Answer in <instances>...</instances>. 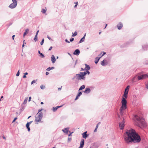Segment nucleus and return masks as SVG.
Segmentation results:
<instances>
[{
	"label": "nucleus",
	"instance_id": "nucleus-5",
	"mask_svg": "<svg viewBox=\"0 0 148 148\" xmlns=\"http://www.w3.org/2000/svg\"><path fill=\"white\" fill-rule=\"evenodd\" d=\"M102 53H103V55H101L100 57L99 58L98 57H96L95 58V62L96 64H97L98 63L100 58L102 56H104V55L106 54V52H105L102 51L101 52L100 54L98 55V56H99L100 55H101Z\"/></svg>",
	"mask_w": 148,
	"mask_h": 148
},
{
	"label": "nucleus",
	"instance_id": "nucleus-35",
	"mask_svg": "<svg viewBox=\"0 0 148 148\" xmlns=\"http://www.w3.org/2000/svg\"><path fill=\"white\" fill-rule=\"evenodd\" d=\"M20 74V72H19V70H18V71L17 73L16 74V76H19Z\"/></svg>",
	"mask_w": 148,
	"mask_h": 148
},
{
	"label": "nucleus",
	"instance_id": "nucleus-58",
	"mask_svg": "<svg viewBox=\"0 0 148 148\" xmlns=\"http://www.w3.org/2000/svg\"><path fill=\"white\" fill-rule=\"evenodd\" d=\"M24 74L26 76V75L28 74V73L27 72H26L24 73Z\"/></svg>",
	"mask_w": 148,
	"mask_h": 148
},
{
	"label": "nucleus",
	"instance_id": "nucleus-62",
	"mask_svg": "<svg viewBox=\"0 0 148 148\" xmlns=\"http://www.w3.org/2000/svg\"><path fill=\"white\" fill-rule=\"evenodd\" d=\"M54 68H55V67L53 66L51 67V70L53 69H54Z\"/></svg>",
	"mask_w": 148,
	"mask_h": 148
},
{
	"label": "nucleus",
	"instance_id": "nucleus-3",
	"mask_svg": "<svg viewBox=\"0 0 148 148\" xmlns=\"http://www.w3.org/2000/svg\"><path fill=\"white\" fill-rule=\"evenodd\" d=\"M77 79L78 80H80L82 79L85 80V76L83 73V72H80L79 74H76Z\"/></svg>",
	"mask_w": 148,
	"mask_h": 148
},
{
	"label": "nucleus",
	"instance_id": "nucleus-2",
	"mask_svg": "<svg viewBox=\"0 0 148 148\" xmlns=\"http://www.w3.org/2000/svg\"><path fill=\"white\" fill-rule=\"evenodd\" d=\"M134 117L136 120V124L137 126L140 127H146L147 125L144 118L139 117L137 115H135Z\"/></svg>",
	"mask_w": 148,
	"mask_h": 148
},
{
	"label": "nucleus",
	"instance_id": "nucleus-8",
	"mask_svg": "<svg viewBox=\"0 0 148 148\" xmlns=\"http://www.w3.org/2000/svg\"><path fill=\"white\" fill-rule=\"evenodd\" d=\"M43 116V114L42 112H40L38 114V117L36 116V119L35 120V121L36 122H39L41 121Z\"/></svg>",
	"mask_w": 148,
	"mask_h": 148
},
{
	"label": "nucleus",
	"instance_id": "nucleus-36",
	"mask_svg": "<svg viewBox=\"0 0 148 148\" xmlns=\"http://www.w3.org/2000/svg\"><path fill=\"white\" fill-rule=\"evenodd\" d=\"M73 35L75 36H76L77 35V33L76 32H75L73 34Z\"/></svg>",
	"mask_w": 148,
	"mask_h": 148
},
{
	"label": "nucleus",
	"instance_id": "nucleus-13",
	"mask_svg": "<svg viewBox=\"0 0 148 148\" xmlns=\"http://www.w3.org/2000/svg\"><path fill=\"white\" fill-rule=\"evenodd\" d=\"M87 132L86 131L82 134V137L85 139L87 138L89 136L88 134H87Z\"/></svg>",
	"mask_w": 148,
	"mask_h": 148
},
{
	"label": "nucleus",
	"instance_id": "nucleus-59",
	"mask_svg": "<svg viewBox=\"0 0 148 148\" xmlns=\"http://www.w3.org/2000/svg\"><path fill=\"white\" fill-rule=\"evenodd\" d=\"M15 37V35H13L12 36V39L13 40H14V37Z\"/></svg>",
	"mask_w": 148,
	"mask_h": 148
},
{
	"label": "nucleus",
	"instance_id": "nucleus-61",
	"mask_svg": "<svg viewBox=\"0 0 148 148\" xmlns=\"http://www.w3.org/2000/svg\"><path fill=\"white\" fill-rule=\"evenodd\" d=\"M97 128H95L94 130V132H96L97 131Z\"/></svg>",
	"mask_w": 148,
	"mask_h": 148
},
{
	"label": "nucleus",
	"instance_id": "nucleus-41",
	"mask_svg": "<svg viewBox=\"0 0 148 148\" xmlns=\"http://www.w3.org/2000/svg\"><path fill=\"white\" fill-rule=\"evenodd\" d=\"M74 40V38H71L70 39V42H72Z\"/></svg>",
	"mask_w": 148,
	"mask_h": 148
},
{
	"label": "nucleus",
	"instance_id": "nucleus-44",
	"mask_svg": "<svg viewBox=\"0 0 148 148\" xmlns=\"http://www.w3.org/2000/svg\"><path fill=\"white\" fill-rule=\"evenodd\" d=\"M65 41L66 42H67V43H69L70 42V41H68L67 39H65Z\"/></svg>",
	"mask_w": 148,
	"mask_h": 148
},
{
	"label": "nucleus",
	"instance_id": "nucleus-43",
	"mask_svg": "<svg viewBox=\"0 0 148 148\" xmlns=\"http://www.w3.org/2000/svg\"><path fill=\"white\" fill-rule=\"evenodd\" d=\"M32 121L29 122H27V124H28L29 125H30L32 123Z\"/></svg>",
	"mask_w": 148,
	"mask_h": 148
},
{
	"label": "nucleus",
	"instance_id": "nucleus-27",
	"mask_svg": "<svg viewBox=\"0 0 148 148\" xmlns=\"http://www.w3.org/2000/svg\"><path fill=\"white\" fill-rule=\"evenodd\" d=\"M85 87V85H82L79 88V90H81L84 89Z\"/></svg>",
	"mask_w": 148,
	"mask_h": 148
},
{
	"label": "nucleus",
	"instance_id": "nucleus-30",
	"mask_svg": "<svg viewBox=\"0 0 148 148\" xmlns=\"http://www.w3.org/2000/svg\"><path fill=\"white\" fill-rule=\"evenodd\" d=\"M57 110V108H56V107H53L52 108V110H53V111L54 112H55Z\"/></svg>",
	"mask_w": 148,
	"mask_h": 148
},
{
	"label": "nucleus",
	"instance_id": "nucleus-33",
	"mask_svg": "<svg viewBox=\"0 0 148 148\" xmlns=\"http://www.w3.org/2000/svg\"><path fill=\"white\" fill-rule=\"evenodd\" d=\"M44 42V38H43L41 41V42H40V44L41 45H42Z\"/></svg>",
	"mask_w": 148,
	"mask_h": 148
},
{
	"label": "nucleus",
	"instance_id": "nucleus-57",
	"mask_svg": "<svg viewBox=\"0 0 148 148\" xmlns=\"http://www.w3.org/2000/svg\"><path fill=\"white\" fill-rule=\"evenodd\" d=\"M25 40H24V41H23V43L22 45V48L23 47H24V42H25Z\"/></svg>",
	"mask_w": 148,
	"mask_h": 148
},
{
	"label": "nucleus",
	"instance_id": "nucleus-37",
	"mask_svg": "<svg viewBox=\"0 0 148 148\" xmlns=\"http://www.w3.org/2000/svg\"><path fill=\"white\" fill-rule=\"evenodd\" d=\"M77 76H76V74L75 75V76L72 78V79L73 80H74L75 79H77Z\"/></svg>",
	"mask_w": 148,
	"mask_h": 148
},
{
	"label": "nucleus",
	"instance_id": "nucleus-22",
	"mask_svg": "<svg viewBox=\"0 0 148 148\" xmlns=\"http://www.w3.org/2000/svg\"><path fill=\"white\" fill-rule=\"evenodd\" d=\"M86 36V33H85L84 36L81 39V40L79 41V43H82V42L84 41L85 40V37Z\"/></svg>",
	"mask_w": 148,
	"mask_h": 148
},
{
	"label": "nucleus",
	"instance_id": "nucleus-17",
	"mask_svg": "<svg viewBox=\"0 0 148 148\" xmlns=\"http://www.w3.org/2000/svg\"><path fill=\"white\" fill-rule=\"evenodd\" d=\"M90 92V89L89 88H86L84 92L85 93L88 94Z\"/></svg>",
	"mask_w": 148,
	"mask_h": 148
},
{
	"label": "nucleus",
	"instance_id": "nucleus-28",
	"mask_svg": "<svg viewBox=\"0 0 148 148\" xmlns=\"http://www.w3.org/2000/svg\"><path fill=\"white\" fill-rule=\"evenodd\" d=\"M27 98H26L25 99L23 102V104H25L27 103Z\"/></svg>",
	"mask_w": 148,
	"mask_h": 148
},
{
	"label": "nucleus",
	"instance_id": "nucleus-48",
	"mask_svg": "<svg viewBox=\"0 0 148 148\" xmlns=\"http://www.w3.org/2000/svg\"><path fill=\"white\" fill-rule=\"evenodd\" d=\"M39 32V30H38L37 31V32H36V36H38V33Z\"/></svg>",
	"mask_w": 148,
	"mask_h": 148
},
{
	"label": "nucleus",
	"instance_id": "nucleus-19",
	"mask_svg": "<svg viewBox=\"0 0 148 148\" xmlns=\"http://www.w3.org/2000/svg\"><path fill=\"white\" fill-rule=\"evenodd\" d=\"M82 93L81 92H79L78 94L76 96V97L75 98V100H76L78 99L79 97L82 95Z\"/></svg>",
	"mask_w": 148,
	"mask_h": 148
},
{
	"label": "nucleus",
	"instance_id": "nucleus-18",
	"mask_svg": "<svg viewBox=\"0 0 148 148\" xmlns=\"http://www.w3.org/2000/svg\"><path fill=\"white\" fill-rule=\"evenodd\" d=\"M51 61L53 63H54L56 61V59L55 58L54 56L53 55H52L51 57Z\"/></svg>",
	"mask_w": 148,
	"mask_h": 148
},
{
	"label": "nucleus",
	"instance_id": "nucleus-25",
	"mask_svg": "<svg viewBox=\"0 0 148 148\" xmlns=\"http://www.w3.org/2000/svg\"><path fill=\"white\" fill-rule=\"evenodd\" d=\"M29 31V29H27L25 30V32L23 34V37H24L28 33Z\"/></svg>",
	"mask_w": 148,
	"mask_h": 148
},
{
	"label": "nucleus",
	"instance_id": "nucleus-47",
	"mask_svg": "<svg viewBox=\"0 0 148 148\" xmlns=\"http://www.w3.org/2000/svg\"><path fill=\"white\" fill-rule=\"evenodd\" d=\"M69 132H70V134L68 135L69 136H71V134L73 133V132H71L69 131Z\"/></svg>",
	"mask_w": 148,
	"mask_h": 148
},
{
	"label": "nucleus",
	"instance_id": "nucleus-42",
	"mask_svg": "<svg viewBox=\"0 0 148 148\" xmlns=\"http://www.w3.org/2000/svg\"><path fill=\"white\" fill-rule=\"evenodd\" d=\"M36 81L35 80H33L31 82V84H32L34 83Z\"/></svg>",
	"mask_w": 148,
	"mask_h": 148
},
{
	"label": "nucleus",
	"instance_id": "nucleus-32",
	"mask_svg": "<svg viewBox=\"0 0 148 148\" xmlns=\"http://www.w3.org/2000/svg\"><path fill=\"white\" fill-rule=\"evenodd\" d=\"M37 38H38L37 36H36V35H35V36L34 37V39L35 42H36L37 40V39H38Z\"/></svg>",
	"mask_w": 148,
	"mask_h": 148
},
{
	"label": "nucleus",
	"instance_id": "nucleus-11",
	"mask_svg": "<svg viewBox=\"0 0 148 148\" xmlns=\"http://www.w3.org/2000/svg\"><path fill=\"white\" fill-rule=\"evenodd\" d=\"M84 145V139H81L80 142V146L78 148H83Z\"/></svg>",
	"mask_w": 148,
	"mask_h": 148
},
{
	"label": "nucleus",
	"instance_id": "nucleus-49",
	"mask_svg": "<svg viewBox=\"0 0 148 148\" xmlns=\"http://www.w3.org/2000/svg\"><path fill=\"white\" fill-rule=\"evenodd\" d=\"M62 106H57L56 107V108H57V109H58V108H60V107H62Z\"/></svg>",
	"mask_w": 148,
	"mask_h": 148
},
{
	"label": "nucleus",
	"instance_id": "nucleus-9",
	"mask_svg": "<svg viewBox=\"0 0 148 148\" xmlns=\"http://www.w3.org/2000/svg\"><path fill=\"white\" fill-rule=\"evenodd\" d=\"M130 87V86H127L125 89L124 93L123 96L125 98H127V94L128 93Z\"/></svg>",
	"mask_w": 148,
	"mask_h": 148
},
{
	"label": "nucleus",
	"instance_id": "nucleus-4",
	"mask_svg": "<svg viewBox=\"0 0 148 148\" xmlns=\"http://www.w3.org/2000/svg\"><path fill=\"white\" fill-rule=\"evenodd\" d=\"M13 3H11L9 6V7L11 9L15 8L17 3V2L16 0H12Z\"/></svg>",
	"mask_w": 148,
	"mask_h": 148
},
{
	"label": "nucleus",
	"instance_id": "nucleus-60",
	"mask_svg": "<svg viewBox=\"0 0 148 148\" xmlns=\"http://www.w3.org/2000/svg\"><path fill=\"white\" fill-rule=\"evenodd\" d=\"M62 86H61V88H58V90H61V88H62Z\"/></svg>",
	"mask_w": 148,
	"mask_h": 148
},
{
	"label": "nucleus",
	"instance_id": "nucleus-23",
	"mask_svg": "<svg viewBox=\"0 0 148 148\" xmlns=\"http://www.w3.org/2000/svg\"><path fill=\"white\" fill-rule=\"evenodd\" d=\"M143 49L144 50L148 49V45H145L142 46Z\"/></svg>",
	"mask_w": 148,
	"mask_h": 148
},
{
	"label": "nucleus",
	"instance_id": "nucleus-21",
	"mask_svg": "<svg viewBox=\"0 0 148 148\" xmlns=\"http://www.w3.org/2000/svg\"><path fill=\"white\" fill-rule=\"evenodd\" d=\"M137 81H138V79H137V77H136V76H134V77L132 79V82L133 83L135 82H137Z\"/></svg>",
	"mask_w": 148,
	"mask_h": 148
},
{
	"label": "nucleus",
	"instance_id": "nucleus-45",
	"mask_svg": "<svg viewBox=\"0 0 148 148\" xmlns=\"http://www.w3.org/2000/svg\"><path fill=\"white\" fill-rule=\"evenodd\" d=\"M29 125L28 124H26V127L27 128H28V127H29Z\"/></svg>",
	"mask_w": 148,
	"mask_h": 148
},
{
	"label": "nucleus",
	"instance_id": "nucleus-10",
	"mask_svg": "<svg viewBox=\"0 0 148 148\" xmlns=\"http://www.w3.org/2000/svg\"><path fill=\"white\" fill-rule=\"evenodd\" d=\"M125 121L124 120V119L123 118V120L121 122H120L119 124V127L121 130H123V127H124V124L125 123Z\"/></svg>",
	"mask_w": 148,
	"mask_h": 148
},
{
	"label": "nucleus",
	"instance_id": "nucleus-26",
	"mask_svg": "<svg viewBox=\"0 0 148 148\" xmlns=\"http://www.w3.org/2000/svg\"><path fill=\"white\" fill-rule=\"evenodd\" d=\"M86 71V72H83V73L85 76H86V74L87 73L88 75H89L90 73V72L89 71V70H85Z\"/></svg>",
	"mask_w": 148,
	"mask_h": 148
},
{
	"label": "nucleus",
	"instance_id": "nucleus-55",
	"mask_svg": "<svg viewBox=\"0 0 148 148\" xmlns=\"http://www.w3.org/2000/svg\"><path fill=\"white\" fill-rule=\"evenodd\" d=\"M31 99V97H29V100H28L29 101H30Z\"/></svg>",
	"mask_w": 148,
	"mask_h": 148
},
{
	"label": "nucleus",
	"instance_id": "nucleus-29",
	"mask_svg": "<svg viewBox=\"0 0 148 148\" xmlns=\"http://www.w3.org/2000/svg\"><path fill=\"white\" fill-rule=\"evenodd\" d=\"M47 9H42L41 12L43 14H45L46 11Z\"/></svg>",
	"mask_w": 148,
	"mask_h": 148
},
{
	"label": "nucleus",
	"instance_id": "nucleus-1",
	"mask_svg": "<svg viewBox=\"0 0 148 148\" xmlns=\"http://www.w3.org/2000/svg\"><path fill=\"white\" fill-rule=\"evenodd\" d=\"M127 135L124 136V139L127 143L133 142L134 143H138L141 140L140 136L137 133L135 130L131 129L130 130H127L126 133Z\"/></svg>",
	"mask_w": 148,
	"mask_h": 148
},
{
	"label": "nucleus",
	"instance_id": "nucleus-7",
	"mask_svg": "<svg viewBox=\"0 0 148 148\" xmlns=\"http://www.w3.org/2000/svg\"><path fill=\"white\" fill-rule=\"evenodd\" d=\"M127 108V106L125 105L122 104L120 108V114L122 116L123 115V111L126 109Z\"/></svg>",
	"mask_w": 148,
	"mask_h": 148
},
{
	"label": "nucleus",
	"instance_id": "nucleus-40",
	"mask_svg": "<svg viewBox=\"0 0 148 148\" xmlns=\"http://www.w3.org/2000/svg\"><path fill=\"white\" fill-rule=\"evenodd\" d=\"M46 70L47 71H50V70H51V67H48V68H47Z\"/></svg>",
	"mask_w": 148,
	"mask_h": 148
},
{
	"label": "nucleus",
	"instance_id": "nucleus-14",
	"mask_svg": "<svg viewBox=\"0 0 148 148\" xmlns=\"http://www.w3.org/2000/svg\"><path fill=\"white\" fill-rule=\"evenodd\" d=\"M73 54L76 56H78L80 53V51L78 49H76L73 52Z\"/></svg>",
	"mask_w": 148,
	"mask_h": 148
},
{
	"label": "nucleus",
	"instance_id": "nucleus-52",
	"mask_svg": "<svg viewBox=\"0 0 148 148\" xmlns=\"http://www.w3.org/2000/svg\"><path fill=\"white\" fill-rule=\"evenodd\" d=\"M81 70L80 71H83L85 70V68L84 69L83 68H81Z\"/></svg>",
	"mask_w": 148,
	"mask_h": 148
},
{
	"label": "nucleus",
	"instance_id": "nucleus-54",
	"mask_svg": "<svg viewBox=\"0 0 148 148\" xmlns=\"http://www.w3.org/2000/svg\"><path fill=\"white\" fill-rule=\"evenodd\" d=\"M27 128V130H28V131L29 132L30 130V127H28V128Z\"/></svg>",
	"mask_w": 148,
	"mask_h": 148
},
{
	"label": "nucleus",
	"instance_id": "nucleus-46",
	"mask_svg": "<svg viewBox=\"0 0 148 148\" xmlns=\"http://www.w3.org/2000/svg\"><path fill=\"white\" fill-rule=\"evenodd\" d=\"M42 110V109H39L38 111V112L37 114H38L39 112H40Z\"/></svg>",
	"mask_w": 148,
	"mask_h": 148
},
{
	"label": "nucleus",
	"instance_id": "nucleus-31",
	"mask_svg": "<svg viewBox=\"0 0 148 148\" xmlns=\"http://www.w3.org/2000/svg\"><path fill=\"white\" fill-rule=\"evenodd\" d=\"M40 57H41L42 58H43L45 57L44 55L42 53H40Z\"/></svg>",
	"mask_w": 148,
	"mask_h": 148
},
{
	"label": "nucleus",
	"instance_id": "nucleus-56",
	"mask_svg": "<svg viewBox=\"0 0 148 148\" xmlns=\"http://www.w3.org/2000/svg\"><path fill=\"white\" fill-rule=\"evenodd\" d=\"M26 76L25 75H24L23 76V78H26Z\"/></svg>",
	"mask_w": 148,
	"mask_h": 148
},
{
	"label": "nucleus",
	"instance_id": "nucleus-50",
	"mask_svg": "<svg viewBox=\"0 0 148 148\" xmlns=\"http://www.w3.org/2000/svg\"><path fill=\"white\" fill-rule=\"evenodd\" d=\"M62 106H57L56 107V108H57V109H58V108H60V107H62Z\"/></svg>",
	"mask_w": 148,
	"mask_h": 148
},
{
	"label": "nucleus",
	"instance_id": "nucleus-39",
	"mask_svg": "<svg viewBox=\"0 0 148 148\" xmlns=\"http://www.w3.org/2000/svg\"><path fill=\"white\" fill-rule=\"evenodd\" d=\"M17 119V118L16 117H15L14 118V119L13 120V121L12 122L13 123Z\"/></svg>",
	"mask_w": 148,
	"mask_h": 148
},
{
	"label": "nucleus",
	"instance_id": "nucleus-51",
	"mask_svg": "<svg viewBox=\"0 0 148 148\" xmlns=\"http://www.w3.org/2000/svg\"><path fill=\"white\" fill-rule=\"evenodd\" d=\"M52 46H51V47H50L49 48V49L48 50H49V51L51 50V49H52Z\"/></svg>",
	"mask_w": 148,
	"mask_h": 148
},
{
	"label": "nucleus",
	"instance_id": "nucleus-53",
	"mask_svg": "<svg viewBox=\"0 0 148 148\" xmlns=\"http://www.w3.org/2000/svg\"><path fill=\"white\" fill-rule=\"evenodd\" d=\"M71 140V138H68V141H70Z\"/></svg>",
	"mask_w": 148,
	"mask_h": 148
},
{
	"label": "nucleus",
	"instance_id": "nucleus-6",
	"mask_svg": "<svg viewBox=\"0 0 148 148\" xmlns=\"http://www.w3.org/2000/svg\"><path fill=\"white\" fill-rule=\"evenodd\" d=\"M148 78V75L146 74H143L137 77L138 80H139Z\"/></svg>",
	"mask_w": 148,
	"mask_h": 148
},
{
	"label": "nucleus",
	"instance_id": "nucleus-16",
	"mask_svg": "<svg viewBox=\"0 0 148 148\" xmlns=\"http://www.w3.org/2000/svg\"><path fill=\"white\" fill-rule=\"evenodd\" d=\"M123 24L121 23H119L117 25V27L118 29H121L123 27Z\"/></svg>",
	"mask_w": 148,
	"mask_h": 148
},
{
	"label": "nucleus",
	"instance_id": "nucleus-63",
	"mask_svg": "<svg viewBox=\"0 0 148 148\" xmlns=\"http://www.w3.org/2000/svg\"><path fill=\"white\" fill-rule=\"evenodd\" d=\"M49 74V73L48 72H47L46 73V75H48Z\"/></svg>",
	"mask_w": 148,
	"mask_h": 148
},
{
	"label": "nucleus",
	"instance_id": "nucleus-15",
	"mask_svg": "<svg viewBox=\"0 0 148 148\" xmlns=\"http://www.w3.org/2000/svg\"><path fill=\"white\" fill-rule=\"evenodd\" d=\"M125 98L123 97L121 101V103L123 105H126L127 101L125 99Z\"/></svg>",
	"mask_w": 148,
	"mask_h": 148
},
{
	"label": "nucleus",
	"instance_id": "nucleus-12",
	"mask_svg": "<svg viewBox=\"0 0 148 148\" xmlns=\"http://www.w3.org/2000/svg\"><path fill=\"white\" fill-rule=\"evenodd\" d=\"M107 61L106 60L104 59L101 62V64L102 66L106 65L107 64Z\"/></svg>",
	"mask_w": 148,
	"mask_h": 148
},
{
	"label": "nucleus",
	"instance_id": "nucleus-64",
	"mask_svg": "<svg viewBox=\"0 0 148 148\" xmlns=\"http://www.w3.org/2000/svg\"><path fill=\"white\" fill-rule=\"evenodd\" d=\"M21 110H23L24 109V108L23 107L21 108Z\"/></svg>",
	"mask_w": 148,
	"mask_h": 148
},
{
	"label": "nucleus",
	"instance_id": "nucleus-34",
	"mask_svg": "<svg viewBox=\"0 0 148 148\" xmlns=\"http://www.w3.org/2000/svg\"><path fill=\"white\" fill-rule=\"evenodd\" d=\"M40 87L42 89H43L45 88V86H43L42 85L40 86Z\"/></svg>",
	"mask_w": 148,
	"mask_h": 148
},
{
	"label": "nucleus",
	"instance_id": "nucleus-20",
	"mask_svg": "<svg viewBox=\"0 0 148 148\" xmlns=\"http://www.w3.org/2000/svg\"><path fill=\"white\" fill-rule=\"evenodd\" d=\"M62 131L63 132L67 134L69 131V128H65L64 129L62 130Z\"/></svg>",
	"mask_w": 148,
	"mask_h": 148
},
{
	"label": "nucleus",
	"instance_id": "nucleus-38",
	"mask_svg": "<svg viewBox=\"0 0 148 148\" xmlns=\"http://www.w3.org/2000/svg\"><path fill=\"white\" fill-rule=\"evenodd\" d=\"M47 38H48V39L49 40H52V39L51 38L48 36H47Z\"/></svg>",
	"mask_w": 148,
	"mask_h": 148
},
{
	"label": "nucleus",
	"instance_id": "nucleus-24",
	"mask_svg": "<svg viewBox=\"0 0 148 148\" xmlns=\"http://www.w3.org/2000/svg\"><path fill=\"white\" fill-rule=\"evenodd\" d=\"M85 65L86 66L85 69V70H90V68L89 66L86 64H85Z\"/></svg>",
	"mask_w": 148,
	"mask_h": 148
}]
</instances>
